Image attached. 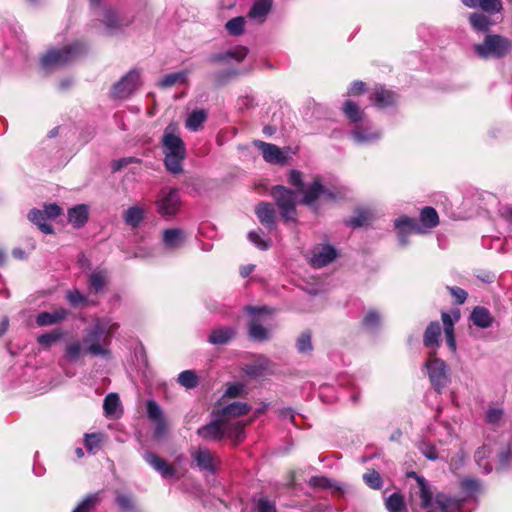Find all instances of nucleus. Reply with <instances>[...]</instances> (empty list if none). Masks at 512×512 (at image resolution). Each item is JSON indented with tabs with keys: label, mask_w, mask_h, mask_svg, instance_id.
<instances>
[{
	"label": "nucleus",
	"mask_w": 512,
	"mask_h": 512,
	"mask_svg": "<svg viewBox=\"0 0 512 512\" xmlns=\"http://www.w3.org/2000/svg\"><path fill=\"white\" fill-rule=\"evenodd\" d=\"M225 27L232 36L242 35L244 33L245 19L241 16L232 18L226 23Z\"/></svg>",
	"instance_id": "44"
},
{
	"label": "nucleus",
	"mask_w": 512,
	"mask_h": 512,
	"mask_svg": "<svg viewBox=\"0 0 512 512\" xmlns=\"http://www.w3.org/2000/svg\"><path fill=\"white\" fill-rule=\"evenodd\" d=\"M140 86V71L137 69H131L111 87L110 96L115 100H125L133 95Z\"/></svg>",
	"instance_id": "8"
},
{
	"label": "nucleus",
	"mask_w": 512,
	"mask_h": 512,
	"mask_svg": "<svg viewBox=\"0 0 512 512\" xmlns=\"http://www.w3.org/2000/svg\"><path fill=\"white\" fill-rule=\"evenodd\" d=\"M364 325L369 329H375L380 324V316L376 311H369L363 320Z\"/></svg>",
	"instance_id": "59"
},
{
	"label": "nucleus",
	"mask_w": 512,
	"mask_h": 512,
	"mask_svg": "<svg viewBox=\"0 0 512 512\" xmlns=\"http://www.w3.org/2000/svg\"><path fill=\"white\" fill-rule=\"evenodd\" d=\"M144 459L164 478H171L176 473L175 469L171 465L152 452H146L144 454Z\"/></svg>",
	"instance_id": "21"
},
{
	"label": "nucleus",
	"mask_w": 512,
	"mask_h": 512,
	"mask_svg": "<svg viewBox=\"0 0 512 512\" xmlns=\"http://www.w3.org/2000/svg\"><path fill=\"white\" fill-rule=\"evenodd\" d=\"M176 132L177 125L170 123L165 128L161 141L164 166L168 172L174 175L183 172V161L186 158L185 143Z\"/></svg>",
	"instance_id": "3"
},
{
	"label": "nucleus",
	"mask_w": 512,
	"mask_h": 512,
	"mask_svg": "<svg viewBox=\"0 0 512 512\" xmlns=\"http://www.w3.org/2000/svg\"><path fill=\"white\" fill-rule=\"evenodd\" d=\"M255 146L262 151L265 161L273 164L284 163L285 156L278 146L263 141H255Z\"/></svg>",
	"instance_id": "22"
},
{
	"label": "nucleus",
	"mask_w": 512,
	"mask_h": 512,
	"mask_svg": "<svg viewBox=\"0 0 512 512\" xmlns=\"http://www.w3.org/2000/svg\"><path fill=\"white\" fill-rule=\"evenodd\" d=\"M83 51L84 46L80 43H74L61 49H52L42 57L41 65L46 70L64 66L76 59Z\"/></svg>",
	"instance_id": "6"
},
{
	"label": "nucleus",
	"mask_w": 512,
	"mask_h": 512,
	"mask_svg": "<svg viewBox=\"0 0 512 512\" xmlns=\"http://www.w3.org/2000/svg\"><path fill=\"white\" fill-rule=\"evenodd\" d=\"M491 15L474 12L468 17L469 24L472 29L477 33H487L490 28L495 24L491 18Z\"/></svg>",
	"instance_id": "25"
},
{
	"label": "nucleus",
	"mask_w": 512,
	"mask_h": 512,
	"mask_svg": "<svg viewBox=\"0 0 512 512\" xmlns=\"http://www.w3.org/2000/svg\"><path fill=\"white\" fill-rule=\"evenodd\" d=\"M398 96L395 92L384 88L383 86H375L370 93L369 100L375 107L384 109L393 106L397 102Z\"/></svg>",
	"instance_id": "14"
},
{
	"label": "nucleus",
	"mask_w": 512,
	"mask_h": 512,
	"mask_svg": "<svg viewBox=\"0 0 512 512\" xmlns=\"http://www.w3.org/2000/svg\"><path fill=\"white\" fill-rule=\"evenodd\" d=\"M425 366L432 386L438 393H440L449 382L445 362L436 358L434 354H431L429 359L426 361Z\"/></svg>",
	"instance_id": "10"
},
{
	"label": "nucleus",
	"mask_w": 512,
	"mask_h": 512,
	"mask_svg": "<svg viewBox=\"0 0 512 512\" xmlns=\"http://www.w3.org/2000/svg\"><path fill=\"white\" fill-rule=\"evenodd\" d=\"M167 432V424L165 419L155 422L154 437L157 440H161Z\"/></svg>",
	"instance_id": "63"
},
{
	"label": "nucleus",
	"mask_w": 512,
	"mask_h": 512,
	"mask_svg": "<svg viewBox=\"0 0 512 512\" xmlns=\"http://www.w3.org/2000/svg\"><path fill=\"white\" fill-rule=\"evenodd\" d=\"M447 289L451 293V295L455 298L457 304H463L467 299V292L460 287H450L447 286Z\"/></svg>",
	"instance_id": "61"
},
{
	"label": "nucleus",
	"mask_w": 512,
	"mask_h": 512,
	"mask_svg": "<svg viewBox=\"0 0 512 512\" xmlns=\"http://www.w3.org/2000/svg\"><path fill=\"white\" fill-rule=\"evenodd\" d=\"M369 220V214L367 211L360 210L357 215L346 220L345 223L353 228L364 226Z\"/></svg>",
	"instance_id": "54"
},
{
	"label": "nucleus",
	"mask_w": 512,
	"mask_h": 512,
	"mask_svg": "<svg viewBox=\"0 0 512 512\" xmlns=\"http://www.w3.org/2000/svg\"><path fill=\"white\" fill-rule=\"evenodd\" d=\"M248 239L259 249L267 250L271 246L270 239H263L260 235V230L251 231L248 233Z\"/></svg>",
	"instance_id": "52"
},
{
	"label": "nucleus",
	"mask_w": 512,
	"mask_h": 512,
	"mask_svg": "<svg viewBox=\"0 0 512 512\" xmlns=\"http://www.w3.org/2000/svg\"><path fill=\"white\" fill-rule=\"evenodd\" d=\"M245 311L253 316L249 326H248V334L251 339L258 342L266 341L270 338V332L266 329L259 321L258 317L262 314H270L272 311L266 306L263 307H253L247 306Z\"/></svg>",
	"instance_id": "11"
},
{
	"label": "nucleus",
	"mask_w": 512,
	"mask_h": 512,
	"mask_svg": "<svg viewBox=\"0 0 512 512\" xmlns=\"http://www.w3.org/2000/svg\"><path fill=\"white\" fill-rule=\"evenodd\" d=\"M421 225L426 229L434 228L439 223V217L436 210L432 207H425L420 212Z\"/></svg>",
	"instance_id": "40"
},
{
	"label": "nucleus",
	"mask_w": 512,
	"mask_h": 512,
	"mask_svg": "<svg viewBox=\"0 0 512 512\" xmlns=\"http://www.w3.org/2000/svg\"><path fill=\"white\" fill-rule=\"evenodd\" d=\"M272 362L264 355H259L254 362L245 365L243 371L246 375L257 378L262 377L270 371Z\"/></svg>",
	"instance_id": "20"
},
{
	"label": "nucleus",
	"mask_w": 512,
	"mask_h": 512,
	"mask_svg": "<svg viewBox=\"0 0 512 512\" xmlns=\"http://www.w3.org/2000/svg\"><path fill=\"white\" fill-rule=\"evenodd\" d=\"M496 450L499 468L505 469L512 467V442L503 444Z\"/></svg>",
	"instance_id": "39"
},
{
	"label": "nucleus",
	"mask_w": 512,
	"mask_h": 512,
	"mask_svg": "<svg viewBox=\"0 0 512 512\" xmlns=\"http://www.w3.org/2000/svg\"><path fill=\"white\" fill-rule=\"evenodd\" d=\"M119 324L109 317H96L92 326L86 330L83 342L74 341L67 345L65 355L70 361H76L82 352L92 357L111 359V338Z\"/></svg>",
	"instance_id": "1"
},
{
	"label": "nucleus",
	"mask_w": 512,
	"mask_h": 512,
	"mask_svg": "<svg viewBox=\"0 0 512 512\" xmlns=\"http://www.w3.org/2000/svg\"><path fill=\"white\" fill-rule=\"evenodd\" d=\"M272 7L271 0H257L251 7L248 15L250 18L262 23L265 21Z\"/></svg>",
	"instance_id": "34"
},
{
	"label": "nucleus",
	"mask_w": 512,
	"mask_h": 512,
	"mask_svg": "<svg viewBox=\"0 0 512 512\" xmlns=\"http://www.w3.org/2000/svg\"><path fill=\"white\" fill-rule=\"evenodd\" d=\"M334 198V194L325 189L318 179H315L304 191L303 203L312 205L317 199L331 200Z\"/></svg>",
	"instance_id": "17"
},
{
	"label": "nucleus",
	"mask_w": 512,
	"mask_h": 512,
	"mask_svg": "<svg viewBox=\"0 0 512 512\" xmlns=\"http://www.w3.org/2000/svg\"><path fill=\"white\" fill-rule=\"evenodd\" d=\"M120 405V399L116 393L108 394L103 403V408L106 416H113L116 414L117 409Z\"/></svg>",
	"instance_id": "45"
},
{
	"label": "nucleus",
	"mask_w": 512,
	"mask_h": 512,
	"mask_svg": "<svg viewBox=\"0 0 512 512\" xmlns=\"http://www.w3.org/2000/svg\"><path fill=\"white\" fill-rule=\"evenodd\" d=\"M343 112L354 125L350 135L357 144H370L381 137V131L373 127L366 118L364 111L353 101L347 100L343 105Z\"/></svg>",
	"instance_id": "4"
},
{
	"label": "nucleus",
	"mask_w": 512,
	"mask_h": 512,
	"mask_svg": "<svg viewBox=\"0 0 512 512\" xmlns=\"http://www.w3.org/2000/svg\"><path fill=\"white\" fill-rule=\"evenodd\" d=\"M100 436L96 433L85 434V447L88 451L94 452V450L99 446Z\"/></svg>",
	"instance_id": "60"
},
{
	"label": "nucleus",
	"mask_w": 512,
	"mask_h": 512,
	"mask_svg": "<svg viewBox=\"0 0 512 512\" xmlns=\"http://www.w3.org/2000/svg\"><path fill=\"white\" fill-rule=\"evenodd\" d=\"M275 505L268 499H259L257 502V512H275Z\"/></svg>",
	"instance_id": "64"
},
{
	"label": "nucleus",
	"mask_w": 512,
	"mask_h": 512,
	"mask_svg": "<svg viewBox=\"0 0 512 512\" xmlns=\"http://www.w3.org/2000/svg\"><path fill=\"white\" fill-rule=\"evenodd\" d=\"M495 448L490 443H484L480 448L475 452V461L477 465L484 470L485 473H490L492 471V466L487 460Z\"/></svg>",
	"instance_id": "33"
},
{
	"label": "nucleus",
	"mask_w": 512,
	"mask_h": 512,
	"mask_svg": "<svg viewBox=\"0 0 512 512\" xmlns=\"http://www.w3.org/2000/svg\"><path fill=\"white\" fill-rule=\"evenodd\" d=\"M296 346L300 353H310L313 350L310 332H303L299 336Z\"/></svg>",
	"instance_id": "51"
},
{
	"label": "nucleus",
	"mask_w": 512,
	"mask_h": 512,
	"mask_svg": "<svg viewBox=\"0 0 512 512\" xmlns=\"http://www.w3.org/2000/svg\"><path fill=\"white\" fill-rule=\"evenodd\" d=\"M418 449L429 460L434 461L438 458V454H437L435 446L429 442L421 441L418 444Z\"/></svg>",
	"instance_id": "55"
},
{
	"label": "nucleus",
	"mask_w": 512,
	"mask_h": 512,
	"mask_svg": "<svg viewBox=\"0 0 512 512\" xmlns=\"http://www.w3.org/2000/svg\"><path fill=\"white\" fill-rule=\"evenodd\" d=\"M248 50L246 47L237 46L225 53H219L212 55L210 57L211 62H229L230 60H234L236 62H241L247 56Z\"/></svg>",
	"instance_id": "28"
},
{
	"label": "nucleus",
	"mask_w": 512,
	"mask_h": 512,
	"mask_svg": "<svg viewBox=\"0 0 512 512\" xmlns=\"http://www.w3.org/2000/svg\"><path fill=\"white\" fill-rule=\"evenodd\" d=\"M460 486L467 497H471L476 492L480 491V482L474 478L463 479L460 483Z\"/></svg>",
	"instance_id": "48"
},
{
	"label": "nucleus",
	"mask_w": 512,
	"mask_h": 512,
	"mask_svg": "<svg viewBox=\"0 0 512 512\" xmlns=\"http://www.w3.org/2000/svg\"><path fill=\"white\" fill-rule=\"evenodd\" d=\"M408 478L416 480V486L413 487V496L418 497L420 507L425 512H460L462 500L453 499L443 493L433 495L431 486L424 477L417 475L415 472H408Z\"/></svg>",
	"instance_id": "2"
},
{
	"label": "nucleus",
	"mask_w": 512,
	"mask_h": 512,
	"mask_svg": "<svg viewBox=\"0 0 512 512\" xmlns=\"http://www.w3.org/2000/svg\"><path fill=\"white\" fill-rule=\"evenodd\" d=\"M505 412L501 406H488L484 413V421L486 424L499 427L504 421Z\"/></svg>",
	"instance_id": "35"
},
{
	"label": "nucleus",
	"mask_w": 512,
	"mask_h": 512,
	"mask_svg": "<svg viewBox=\"0 0 512 512\" xmlns=\"http://www.w3.org/2000/svg\"><path fill=\"white\" fill-rule=\"evenodd\" d=\"M28 219L37 225L41 232L45 234H51L53 232L52 226L46 222L48 218L43 210H30L28 213Z\"/></svg>",
	"instance_id": "36"
},
{
	"label": "nucleus",
	"mask_w": 512,
	"mask_h": 512,
	"mask_svg": "<svg viewBox=\"0 0 512 512\" xmlns=\"http://www.w3.org/2000/svg\"><path fill=\"white\" fill-rule=\"evenodd\" d=\"M197 434L204 440H221L225 436V421L222 418L214 420L200 427Z\"/></svg>",
	"instance_id": "18"
},
{
	"label": "nucleus",
	"mask_w": 512,
	"mask_h": 512,
	"mask_svg": "<svg viewBox=\"0 0 512 512\" xmlns=\"http://www.w3.org/2000/svg\"><path fill=\"white\" fill-rule=\"evenodd\" d=\"M191 457L201 471H206L212 475L217 472L221 463L216 453L204 447L194 450Z\"/></svg>",
	"instance_id": "12"
},
{
	"label": "nucleus",
	"mask_w": 512,
	"mask_h": 512,
	"mask_svg": "<svg viewBox=\"0 0 512 512\" xmlns=\"http://www.w3.org/2000/svg\"><path fill=\"white\" fill-rule=\"evenodd\" d=\"M251 407L244 402H233L221 410V418L224 421H228L230 418H235L247 414Z\"/></svg>",
	"instance_id": "31"
},
{
	"label": "nucleus",
	"mask_w": 512,
	"mask_h": 512,
	"mask_svg": "<svg viewBox=\"0 0 512 512\" xmlns=\"http://www.w3.org/2000/svg\"><path fill=\"white\" fill-rule=\"evenodd\" d=\"M69 311L66 308L60 307L52 312H41L37 315L36 323L38 326H49L59 323L67 318Z\"/></svg>",
	"instance_id": "23"
},
{
	"label": "nucleus",
	"mask_w": 512,
	"mask_h": 512,
	"mask_svg": "<svg viewBox=\"0 0 512 512\" xmlns=\"http://www.w3.org/2000/svg\"><path fill=\"white\" fill-rule=\"evenodd\" d=\"M68 221L75 228L83 227L88 221V206L85 204H79L69 209Z\"/></svg>",
	"instance_id": "29"
},
{
	"label": "nucleus",
	"mask_w": 512,
	"mask_h": 512,
	"mask_svg": "<svg viewBox=\"0 0 512 512\" xmlns=\"http://www.w3.org/2000/svg\"><path fill=\"white\" fill-rule=\"evenodd\" d=\"M225 436L233 439L235 444L241 442L245 437L244 424L241 421H225Z\"/></svg>",
	"instance_id": "38"
},
{
	"label": "nucleus",
	"mask_w": 512,
	"mask_h": 512,
	"mask_svg": "<svg viewBox=\"0 0 512 512\" xmlns=\"http://www.w3.org/2000/svg\"><path fill=\"white\" fill-rule=\"evenodd\" d=\"M364 482L372 489H380L382 487V478L375 470H369L363 475Z\"/></svg>",
	"instance_id": "50"
},
{
	"label": "nucleus",
	"mask_w": 512,
	"mask_h": 512,
	"mask_svg": "<svg viewBox=\"0 0 512 512\" xmlns=\"http://www.w3.org/2000/svg\"><path fill=\"white\" fill-rule=\"evenodd\" d=\"M187 240V234L181 228L165 229L162 234L164 247L169 251L180 249Z\"/></svg>",
	"instance_id": "16"
},
{
	"label": "nucleus",
	"mask_w": 512,
	"mask_h": 512,
	"mask_svg": "<svg viewBox=\"0 0 512 512\" xmlns=\"http://www.w3.org/2000/svg\"><path fill=\"white\" fill-rule=\"evenodd\" d=\"M186 74L184 72H176L165 75L159 82L161 88H168L176 84L177 82H183Z\"/></svg>",
	"instance_id": "49"
},
{
	"label": "nucleus",
	"mask_w": 512,
	"mask_h": 512,
	"mask_svg": "<svg viewBox=\"0 0 512 512\" xmlns=\"http://www.w3.org/2000/svg\"><path fill=\"white\" fill-rule=\"evenodd\" d=\"M461 2L470 9H480L482 13L488 15L498 14L503 10L501 0H461Z\"/></svg>",
	"instance_id": "19"
},
{
	"label": "nucleus",
	"mask_w": 512,
	"mask_h": 512,
	"mask_svg": "<svg viewBox=\"0 0 512 512\" xmlns=\"http://www.w3.org/2000/svg\"><path fill=\"white\" fill-rule=\"evenodd\" d=\"M336 256V250L330 245H325L319 251L314 252L311 258V265L314 268H322L332 262Z\"/></svg>",
	"instance_id": "24"
},
{
	"label": "nucleus",
	"mask_w": 512,
	"mask_h": 512,
	"mask_svg": "<svg viewBox=\"0 0 512 512\" xmlns=\"http://www.w3.org/2000/svg\"><path fill=\"white\" fill-rule=\"evenodd\" d=\"M471 320L479 328H489L493 323V317L490 311L482 306H477L471 313Z\"/></svg>",
	"instance_id": "32"
},
{
	"label": "nucleus",
	"mask_w": 512,
	"mask_h": 512,
	"mask_svg": "<svg viewBox=\"0 0 512 512\" xmlns=\"http://www.w3.org/2000/svg\"><path fill=\"white\" fill-rule=\"evenodd\" d=\"M255 214L268 231L276 229V210L272 203L260 202L255 208Z\"/></svg>",
	"instance_id": "15"
},
{
	"label": "nucleus",
	"mask_w": 512,
	"mask_h": 512,
	"mask_svg": "<svg viewBox=\"0 0 512 512\" xmlns=\"http://www.w3.org/2000/svg\"><path fill=\"white\" fill-rule=\"evenodd\" d=\"M97 501L96 496L90 495L80 502L72 512H90Z\"/></svg>",
	"instance_id": "58"
},
{
	"label": "nucleus",
	"mask_w": 512,
	"mask_h": 512,
	"mask_svg": "<svg viewBox=\"0 0 512 512\" xmlns=\"http://www.w3.org/2000/svg\"><path fill=\"white\" fill-rule=\"evenodd\" d=\"M66 298L74 307L84 304L87 301L86 297L77 289L67 291Z\"/></svg>",
	"instance_id": "56"
},
{
	"label": "nucleus",
	"mask_w": 512,
	"mask_h": 512,
	"mask_svg": "<svg viewBox=\"0 0 512 512\" xmlns=\"http://www.w3.org/2000/svg\"><path fill=\"white\" fill-rule=\"evenodd\" d=\"M156 211L163 217L175 216L181 206L179 190L172 187H163L155 201Z\"/></svg>",
	"instance_id": "9"
},
{
	"label": "nucleus",
	"mask_w": 512,
	"mask_h": 512,
	"mask_svg": "<svg viewBox=\"0 0 512 512\" xmlns=\"http://www.w3.org/2000/svg\"><path fill=\"white\" fill-rule=\"evenodd\" d=\"M147 415L148 417L156 422L164 419L161 407L153 400L147 401Z\"/></svg>",
	"instance_id": "53"
},
{
	"label": "nucleus",
	"mask_w": 512,
	"mask_h": 512,
	"mask_svg": "<svg viewBox=\"0 0 512 512\" xmlns=\"http://www.w3.org/2000/svg\"><path fill=\"white\" fill-rule=\"evenodd\" d=\"M101 15V21L110 32H114L115 30H118L129 24V21L119 17L117 13L111 8L103 9Z\"/></svg>",
	"instance_id": "27"
},
{
	"label": "nucleus",
	"mask_w": 512,
	"mask_h": 512,
	"mask_svg": "<svg viewBox=\"0 0 512 512\" xmlns=\"http://www.w3.org/2000/svg\"><path fill=\"white\" fill-rule=\"evenodd\" d=\"M385 507L388 512H407L404 497L398 492L386 498Z\"/></svg>",
	"instance_id": "41"
},
{
	"label": "nucleus",
	"mask_w": 512,
	"mask_h": 512,
	"mask_svg": "<svg viewBox=\"0 0 512 512\" xmlns=\"http://www.w3.org/2000/svg\"><path fill=\"white\" fill-rule=\"evenodd\" d=\"M309 485L314 488L326 489L333 488L331 480L324 476H313L309 480Z\"/></svg>",
	"instance_id": "57"
},
{
	"label": "nucleus",
	"mask_w": 512,
	"mask_h": 512,
	"mask_svg": "<svg viewBox=\"0 0 512 512\" xmlns=\"http://www.w3.org/2000/svg\"><path fill=\"white\" fill-rule=\"evenodd\" d=\"M512 51V40L500 34H486L483 42L473 45L474 54L483 60L501 59Z\"/></svg>",
	"instance_id": "5"
},
{
	"label": "nucleus",
	"mask_w": 512,
	"mask_h": 512,
	"mask_svg": "<svg viewBox=\"0 0 512 512\" xmlns=\"http://www.w3.org/2000/svg\"><path fill=\"white\" fill-rule=\"evenodd\" d=\"M289 183L294 186L297 190H302L303 188V182H302V175L299 171L292 170L289 173Z\"/></svg>",
	"instance_id": "62"
},
{
	"label": "nucleus",
	"mask_w": 512,
	"mask_h": 512,
	"mask_svg": "<svg viewBox=\"0 0 512 512\" xmlns=\"http://www.w3.org/2000/svg\"><path fill=\"white\" fill-rule=\"evenodd\" d=\"M441 335V326L439 322H431L426 328L423 336V343L426 347L438 345V339Z\"/></svg>",
	"instance_id": "37"
},
{
	"label": "nucleus",
	"mask_w": 512,
	"mask_h": 512,
	"mask_svg": "<svg viewBox=\"0 0 512 512\" xmlns=\"http://www.w3.org/2000/svg\"><path fill=\"white\" fill-rule=\"evenodd\" d=\"M145 209L140 205H134L126 209L123 213V220L126 225L137 228L145 217Z\"/></svg>",
	"instance_id": "30"
},
{
	"label": "nucleus",
	"mask_w": 512,
	"mask_h": 512,
	"mask_svg": "<svg viewBox=\"0 0 512 512\" xmlns=\"http://www.w3.org/2000/svg\"><path fill=\"white\" fill-rule=\"evenodd\" d=\"M394 226L397 229L398 240L402 246H406L408 244V236L411 233L421 234L425 232L415 218L408 216H401L397 218L394 222Z\"/></svg>",
	"instance_id": "13"
},
{
	"label": "nucleus",
	"mask_w": 512,
	"mask_h": 512,
	"mask_svg": "<svg viewBox=\"0 0 512 512\" xmlns=\"http://www.w3.org/2000/svg\"><path fill=\"white\" fill-rule=\"evenodd\" d=\"M107 275L103 270H95L89 276V288L94 293H99L106 285Z\"/></svg>",
	"instance_id": "42"
},
{
	"label": "nucleus",
	"mask_w": 512,
	"mask_h": 512,
	"mask_svg": "<svg viewBox=\"0 0 512 512\" xmlns=\"http://www.w3.org/2000/svg\"><path fill=\"white\" fill-rule=\"evenodd\" d=\"M271 196L280 210L282 219L285 222L294 221L297 203L296 192L287 189L284 186L277 185L272 188Z\"/></svg>",
	"instance_id": "7"
},
{
	"label": "nucleus",
	"mask_w": 512,
	"mask_h": 512,
	"mask_svg": "<svg viewBox=\"0 0 512 512\" xmlns=\"http://www.w3.org/2000/svg\"><path fill=\"white\" fill-rule=\"evenodd\" d=\"M207 118L205 110L193 111L186 120V127L191 131H197Z\"/></svg>",
	"instance_id": "43"
},
{
	"label": "nucleus",
	"mask_w": 512,
	"mask_h": 512,
	"mask_svg": "<svg viewBox=\"0 0 512 512\" xmlns=\"http://www.w3.org/2000/svg\"><path fill=\"white\" fill-rule=\"evenodd\" d=\"M178 382L187 389L195 388L198 385V377L192 370H185L178 376Z\"/></svg>",
	"instance_id": "46"
},
{
	"label": "nucleus",
	"mask_w": 512,
	"mask_h": 512,
	"mask_svg": "<svg viewBox=\"0 0 512 512\" xmlns=\"http://www.w3.org/2000/svg\"><path fill=\"white\" fill-rule=\"evenodd\" d=\"M236 335L234 327H218L213 329L208 337V341L214 345H225Z\"/></svg>",
	"instance_id": "26"
},
{
	"label": "nucleus",
	"mask_w": 512,
	"mask_h": 512,
	"mask_svg": "<svg viewBox=\"0 0 512 512\" xmlns=\"http://www.w3.org/2000/svg\"><path fill=\"white\" fill-rule=\"evenodd\" d=\"M63 336V332L59 329L53 330L48 333L41 334L37 337V341L44 347H50Z\"/></svg>",
	"instance_id": "47"
}]
</instances>
